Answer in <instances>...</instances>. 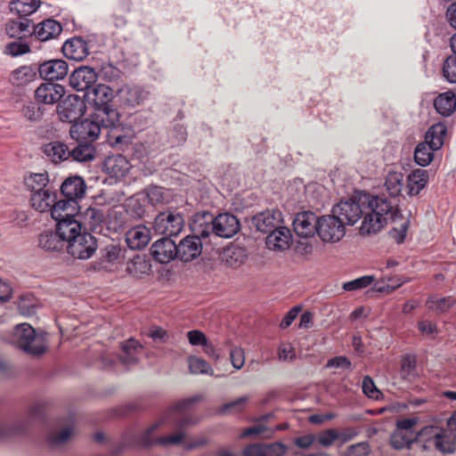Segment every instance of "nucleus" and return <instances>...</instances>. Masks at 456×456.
<instances>
[{
	"label": "nucleus",
	"instance_id": "obj_1",
	"mask_svg": "<svg viewBox=\"0 0 456 456\" xmlns=\"http://www.w3.org/2000/svg\"><path fill=\"white\" fill-rule=\"evenodd\" d=\"M332 213L341 217L345 224H354L363 216L360 232L366 235L377 233L389 219H395L398 216L394 202L388 200L387 196L367 192H359L348 200H341L333 207Z\"/></svg>",
	"mask_w": 456,
	"mask_h": 456
},
{
	"label": "nucleus",
	"instance_id": "obj_2",
	"mask_svg": "<svg viewBox=\"0 0 456 456\" xmlns=\"http://www.w3.org/2000/svg\"><path fill=\"white\" fill-rule=\"evenodd\" d=\"M190 228L191 232L203 238H232L239 232L240 222L234 215L228 212L215 216L210 212L203 211L193 215Z\"/></svg>",
	"mask_w": 456,
	"mask_h": 456
},
{
	"label": "nucleus",
	"instance_id": "obj_3",
	"mask_svg": "<svg viewBox=\"0 0 456 456\" xmlns=\"http://www.w3.org/2000/svg\"><path fill=\"white\" fill-rule=\"evenodd\" d=\"M86 96L94 104V114L98 120L105 121L109 126H121L120 114L112 103L116 96L112 88L104 84H97L86 92Z\"/></svg>",
	"mask_w": 456,
	"mask_h": 456
},
{
	"label": "nucleus",
	"instance_id": "obj_4",
	"mask_svg": "<svg viewBox=\"0 0 456 456\" xmlns=\"http://www.w3.org/2000/svg\"><path fill=\"white\" fill-rule=\"evenodd\" d=\"M120 126H109L105 121H100L96 115L93 114L91 118H86L76 122L70 126V136L77 142L91 143L98 137L102 130H110V138L114 140L115 144L122 143L126 140V136L116 134Z\"/></svg>",
	"mask_w": 456,
	"mask_h": 456
},
{
	"label": "nucleus",
	"instance_id": "obj_5",
	"mask_svg": "<svg viewBox=\"0 0 456 456\" xmlns=\"http://www.w3.org/2000/svg\"><path fill=\"white\" fill-rule=\"evenodd\" d=\"M86 191V184L85 180L78 175H72L66 178L61 185V193L65 198L56 202L54 213L66 208L70 213H77L80 207L78 200H81Z\"/></svg>",
	"mask_w": 456,
	"mask_h": 456
},
{
	"label": "nucleus",
	"instance_id": "obj_6",
	"mask_svg": "<svg viewBox=\"0 0 456 456\" xmlns=\"http://www.w3.org/2000/svg\"><path fill=\"white\" fill-rule=\"evenodd\" d=\"M77 213H70L61 208V211L54 213L52 210V218L56 221V231L61 234L66 243L71 240L73 236L82 234L86 229L82 228V223Z\"/></svg>",
	"mask_w": 456,
	"mask_h": 456
},
{
	"label": "nucleus",
	"instance_id": "obj_7",
	"mask_svg": "<svg viewBox=\"0 0 456 456\" xmlns=\"http://www.w3.org/2000/svg\"><path fill=\"white\" fill-rule=\"evenodd\" d=\"M184 227V219L181 213L176 211H164L159 213L154 220L153 229L156 233L167 237L177 236Z\"/></svg>",
	"mask_w": 456,
	"mask_h": 456
},
{
	"label": "nucleus",
	"instance_id": "obj_8",
	"mask_svg": "<svg viewBox=\"0 0 456 456\" xmlns=\"http://www.w3.org/2000/svg\"><path fill=\"white\" fill-rule=\"evenodd\" d=\"M345 225L341 217L334 213L322 216L319 217L317 234L325 242H336L344 237Z\"/></svg>",
	"mask_w": 456,
	"mask_h": 456
},
{
	"label": "nucleus",
	"instance_id": "obj_9",
	"mask_svg": "<svg viewBox=\"0 0 456 456\" xmlns=\"http://www.w3.org/2000/svg\"><path fill=\"white\" fill-rule=\"evenodd\" d=\"M66 249L74 258L88 259L97 249L96 239L91 233L84 231L82 234L73 236L71 240L66 243Z\"/></svg>",
	"mask_w": 456,
	"mask_h": 456
},
{
	"label": "nucleus",
	"instance_id": "obj_10",
	"mask_svg": "<svg viewBox=\"0 0 456 456\" xmlns=\"http://www.w3.org/2000/svg\"><path fill=\"white\" fill-rule=\"evenodd\" d=\"M84 101L77 95H69L58 103L57 113L62 122L76 123L86 111Z\"/></svg>",
	"mask_w": 456,
	"mask_h": 456
},
{
	"label": "nucleus",
	"instance_id": "obj_11",
	"mask_svg": "<svg viewBox=\"0 0 456 456\" xmlns=\"http://www.w3.org/2000/svg\"><path fill=\"white\" fill-rule=\"evenodd\" d=\"M149 91L139 85H124L116 92L120 106L135 108L142 105L149 97Z\"/></svg>",
	"mask_w": 456,
	"mask_h": 456
},
{
	"label": "nucleus",
	"instance_id": "obj_12",
	"mask_svg": "<svg viewBox=\"0 0 456 456\" xmlns=\"http://www.w3.org/2000/svg\"><path fill=\"white\" fill-rule=\"evenodd\" d=\"M206 239L195 232L183 238L177 245L178 258L183 262H190L197 258L202 251L201 240Z\"/></svg>",
	"mask_w": 456,
	"mask_h": 456
},
{
	"label": "nucleus",
	"instance_id": "obj_13",
	"mask_svg": "<svg viewBox=\"0 0 456 456\" xmlns=\"http://www.w3.org/2000/svg\"><path fill=\"white\" fill-rule=\"evenodd\" d=\"M319 217L311 211H304L296 215L293 227L296 234L302 238H310L318 232Z\"/></svg>",
	"mask_w": 456,
	"mask_h": 456
},
{
	"label": "nucleus",
	"instance_id": "obj_14",
	"mask_svg": "<svg viewBox=\"0 0 456 456\" xmlns=\"http://www.w3.org/2000/svg\"><path fill=\"white\" fill-rule=\"evenodd\" d=\"M252 222L257 231L269 233L283 224V216L278 209H267L254 216Z\"/></svg>",
	"mask_w": 456,
	"mask_h": 456
},
{
	"label": "nucleus",
	"instance_id": "obj_15",
	"mask_svg": "<svg viewBox=\"0 0 456 456\" xmlns=\"http://www.w3.org/2000/svg\"><path fill=\"white\" fill-rule=\"evenodd\" d=\"M292 243V233L283 224L270 232L265 239L268 249L282 252L289 249Z\"/></svg>",
	"mask_w": 456,
	"mask_h": 456
},
{
	"label": "nucleus",
	"instance_id": "obj_16",
	"mask_svg": "<svg viewBox=\"0 0 456 456\" xmlns=\"http://www.w3.org/2000/svg\"><path fill=\"white\" fill-rule=\"evenodd\" d=\"M97 80V74L88 66L76 69L69 77L70 86L77 91H89Z\"/></svg>",
	"mask_w": 456,
	"mask_h": 456
},
{
	"label": "nucleus",
	"instance_id": "obj_17",
	"mask_svg": "<svg viewBox=\"0 0 456 456\" xmlns=\"http://www.w3.org/2000/svg\"><path fill=\"white\" fill-rule=\"evenodd\" d=\"M152 256L159 263H169L175 257L178 258L177 245L168 237H164L155 241L151 248Z\"/></svg>",
	"mask_w": 456,
	"mask_h": 456
},
{
	"label": "nucleus",
	"instance_id": "obj_18",
	"mask_svg": "<svg viewBox=\"0 0 456 456\" xmlns=\"http://www.w3.org/2000/svg\"><path fill=\"white\" fill-rule=\"evenodd\" d=\"M65 94L64 87L60 84L43 83L35 91V99L38 103H57Z\"/></svg>",
	"mask_w": 456,
	"mask_h": 456
},
{
	"label": "nucleus",
	"instance_id": "obj_19",
	"mask_svg": "<svg viewBox=\"0 0 456 456\" xmlns=\"http://www.w3.org/2000/svg\"><path fill=\"white\" fill-rule=\"evenodd\" d=\"M69 71L68 63L64 60L54 59L45 61L38 68L39 76L49 81L63 79Z\"/></svg>",
	"mask_w": 456,
	"mask_h": 456
},
{
	"label": "nucleus",
	"instance_id": "obj_20",
	"mask_svg": "<svg viewBox=\"0 0 456 456\" xmlns=\"http://www.w3.org/2000/svg\"><path fill=\"white\" fill-rule=\"evenodd\" d=\"M57 201V194L52 188L45 189V191L36 192L30 196L32 208L42 213L47 211L52 213Z\"/></svg>",
	"mask_w": 456,
	"mask_h": 456
},
{
	"label": "nucleus",
	"instance_id": "obj_21",
	"mask_svg": "<svg viewBox=\"0 0 456 456\" xmlns=\"http://www.w3.org/2000/svg\"><path fill=\"white\" fill-rule=\"evenodd\" d=\"M61 31V25L53 19L44 20L33 28V34L40 41L54 39Z\"/></svg>",
	"mask_w": 456,
	"mask_h": 456
},
{
	"label": "nucleus",
	"instance_id": "obj_22",
	"mask_svg": "<svg viewBox=\"0 0 456 456\" xmlns=\"http://www.w3.org/2000/svg\"><path fill=\"white\" fill-rule=\"evenodd\" d=\"M62 53L66 58L83 61L89 53L86 42L81 37L67 40L62 45Z\"/></svg>",
	"mask_w": 456,
	"mask_h": 456
},
{
	"label": "nucleus",
	"instance_id": "obj_23",
	"mask_svg": "<svg viewBox=\"0 0 456 456\" xmlns=\"http://www.w3.org/2000/svg\"><path fill=\"white\" fill-rule=\"evenodd\" d=\"M151 240L150 230L144 225H137L126 233V242L130 249H142Z\"/></svg>",
	"mask_w": 456,
	"mask_h": 456
},
{
	"label": "nucleus",
	"instance_id": "obj_24",
	"mask_svg": "<svg viewBox=\"0 0 456 456\" xmlns=\"http://www.w3.org/2000/svg\"><path fill=\"white\" fill-rule=\"evenodd\" d=\"M151 270L150 258L144 254H134L129 256L126 265V271L135 278H142L149 274Z\"/></svg>",
	"mask_w": 456,
	"mask_h": 456
},
{
	"label": "nucleus",
	"instance_id": "obj_25",
	"mask_svg": "<svg viewBox=\"0 0 456 456\" xmlns=\"http://www.w3.org/2000/svg\"><path fill=\"white\" fill-rule=\"evenodd\" d=\"M403 175L401 172H389L387 175L385 187L387 192L389 193L391 199H387L394 202L395 208L398 211V216L395 219H389L392 222H397L398 220H402V214L397 208V204L395 202V197L400 195L403 189Z\"/></svg>",
	"mask_w": 456,
	"mask_h": 456
},
{
	"label": "nucleus",
	"instance_id": "obj_26",
	"mask_svg": "<svg viewBox=\"0 0 456 456\" xmlns=\"http://www.w3.org/2000/svg\"><path fill=\"white\" fill-rule=\"evenodd\" d=\"M103 168L111 176L123 177L130 169V164L126 157L118 154L108 157L104 161Z\"/></svg>",
	"mask_w": 456,
	"mask_h": 456
},
{
	"label": "nucleus",
	"instance_id": "obj_27",
	"mask_svg": "<svg viewBox=\"0 0 456 456\" xmlns=\"http://www.w3.org/2000/svg\"><path fill=\"white\" fill-rule=\"evenodd\" d=\"M77 216L87 225L92 231L97 232L101 229L102 224L104 222V213L98 207H89L86 210L81 211V208L78 210Z\"/></svg>",
	"mask_w": 456,
	"mask_h": 456
},
{
	"label": "nucleus",
	"instance_id": "obj_28",
	"mask_svg": "<svg viewBox=\"0 0 456 456\" xmlns=\"http://www.w3.org/2000/svg\"><path fill=\"white\" fill-rule=\"evenodd\" d=\"M38 245L41 248L49 252H59L66 248V242L56 231H47L39 235Z\"/></svg>",
	"mask_w": 456,
	"mask_h": 456
},
{
	"label": "nucleus",
	"instance_id": "obj_29",
	"mask_svg": "<svg viewBox=\"0 0 456 456\" xmlns=\"http://www.w3.org/2000/svg\"><path fill=\"white\" fill-rule=\"evenodd\" d=\"M44 152L53 163L61 162L70 159L69 149L61 142H52L44 146Z\"/></svg>",
	"mask_w": 456,
	"mask_h": 456
},
{
	"label": "nucleus",
	"instance_id": "obj_30",
	"mask_svg": "<svg viewBox=\"0 0 456 456\" xmlns=\"http://www.w3.org/2000/svg\"><path fill=\"white\" fill-rule=\"evenodd\" d=\"M446 126L442 123L433 125L426 133L425 142L433 148V151L439 150L444 142L446 134Z\"/></svg>",
	"mask_w": 456,
	"mask_h": 456
},
{
	"label": "nucleus",
	"instance_id": "obj_31",
	"mask_svg": "<svg viewBox=\"0 0 456 456\" xmlns=\"http://www.w3.org/2000/svg\"><path fill=\"white\" fill-rule=\"evenodd\" d=\"M434 106L441 115L450 116L456 109V96L451 91L441 94L436 98Z\"/></svg>",
	"mask_w": 456,
	"mask_h": 456
},
{
	"label": "nucleus",
	"instance_id": "obj_32",
	"mask_svg": "<svg viewBox=\"0 0 456 456\" xmlns=\"http://www.w3.org/2000/svg\"><path fill=\"white\" fill-rule=\"evenodd\" d=\"M428 179V171L424 169H416L408 175V192L410 195H418L427 185Z\"/></svg>",
	"mask_w": 456,
	"mask_h": 456
},
{
	"label": "nucleus",
	"instance_id": "obj_33",
	"mask_svg": "<svg viewBox=\"0 0 456 456\" xmlns=\"http://www.w3.org/2000/svg\"><path fill=\"white\" fill-rule=\"evenodd\" d=\"M70 159L77 162H86L94 159L95 149L92 143L80 142L72 150H69Z\"/></svg>",
	"mask_w": 456,
	"mask_h": 456
},
{
	"label": "nucleus",
	"instance_id": "obj_34",
	"mask_svg": "<svg viewBox=\"0 0 456 456\" xmlns=\"http://www.w3.org/2000/svg\"><path fill=\"white\" fill-rule=\"evenodd\" d=\"M49 178L46 173L31 174L25 178V185L31 191V194L51 188Z\"/></svg>",
	"mask_w": 456,
	"mask_h": 456
},
{
	"label": "nucleus",
	"instance_id": "obj_35",
	"mask_svg": "<svg viewBox=\"0 0 456 456\" xmlns=\"http://www.w3.org/2000/svg\"><path fill=\"white\" fill-rule=\"evenodd\" d=\"M39 4V0H12L10 2V10L20 16H28L38 9Z\"/></svg>",
	"mask_w": 456,
	"mask_h": 456
},
{
	"label": "nucleus",
	"instance_id": "obj_36",
	"mask_svg": "<svg viewBox=\"0 0 456 456\" xmlns=\"http://www.w3.org/2000/svg\"><path fill=\"white\" fill-rule=\"evenodd\" d=\"M36 77V69L31 66H21L14 69L10 80L12 84L20 86H24L32 81Z\"/></svg>",
	"mask_w": 456,
	"mask_h": 456
},
{
	"label": "nucleus",
	"instance_id": "obj_37",
	"mask_svg": "<svg viewBox=\"0 0 456 456\" xmlns=\"http://www.w3.org/2000/svg\"><path fill=\"white\" fill-rule=\"evenodd\" d=\"M247 256L246 249L237 245H232L224 251V258L232 266L242 264Z\"/></svg>",
	"mask_w": 456,
	"mask_h": 456
},
{
	"label": "nucleus",
	"instance_id": "obj_38",
	"mask_svg": "<svg viewBox=\"0 0 456 456\" xmlns=\"http://www.w3.org/2000/svg\"><path fill=\"white\" fill-rule=\"evenodd\" d=\"M42 307V303L31 294L22 295L18 303L20 314H34L40 311Z\"/></svg>",
	"mask_w": 456,
	"mask_h": 456
},
{
	"label": "nucleus",
	"instance_id": "obj_39",
	"mask_svg": "<svg viewBox=\"0 0 456 456\" xmlns=\"http://www.w3.org/2000/svg\"><path fill=\"white\" fill-rule=\"evenodd\" d=\"M433 148L426 142H420L417 145L414 151V159L418 165L421 167L428 166L433 159Z\"/></svg>",
	"mask_w": 456,
	"mask_h": 456
},
{
	"label": "nucleus",
	"instance_id": "obj_40",
	"mask_svg": "<svg viewBox=\"0 0 456 456\" xmlns=\"http://www.w3.org/2000/svg\"><path fill=\"white\" fill-rule=\"evenodd\" d=\"M374 281L375 277L373 275H365L343 283L342 288L345 291L361 290L371 285Z\"/></svg>",
	"mask_w": 456,
	"mask_h": 456
},
{
	"label": "nucleus",
	"instance_id": "obj_41",
	"mask_svg": "<svg viewBox=\"0 0 456 456\" xmlns=\"http://www.w3.org/2000/svg\"><path fill=\"white\" fill-rule=\"evenodd\" d=\"M29 20H12L7 24V32L12 37H21L25 36L27 33H29Z\"/></svg>",
	"mask_w": 456,
	"mask_h": 456
},
{
	"label": "nucleus",
	"instance_id": "obj_42",
	"mask_svg": "<svg viewBox=\"0 0 456 456\" xmlns=\"http://www.w3.org/2000/svg\"><path fill=\"white\" fill-rule=\"evenodd\" d=\"M146 202L142 194L131 198L127 203L128 211L136 217H142L146 213Z\"/></svg>",
	"mask_w": 456,
	"mask_h": 456
},
{
	"label": "nucleus",
	"instance_id": "obj_43",
	"mask_svg": "<svg viewBox=\"0 0 456 456\" xmlns=\"http://www.w3.org/2000/svg\"><path fill=\"white\" fill-rule=\"evenodd\" d=\"M23 117L31 122H37L42 118L43 111L35 102H28L21 110Z\"/></svg>",
	"mask_w": 456,
	"mask_h": 456
},
{
	"label": "nucleus",
	"instance_id": "obj_44",
	"mask_svg": "<svg viewBox=\"0 0 456 456\" xmlns=\"http://www.w3.org/2000/svg\"><path fill=\"white\" fill-rule=\"evenodd\" d=\"M142 195L146 197L147 202L152 206L162 203L165 200L164 189L159 186L148 187Z\"/></svg>",
	"mask_w": 456,
	"mask_h": 456
},
{
	"label": "nucleus",
	"instance_id": "obj_45",
	"mask_svg": "<svg viewBox=\"0 0 456 456\" xmlns=\"http://www.w3.org/2000/svg\"><path fill=\"white\" fill-rule=\"evenodd\" d=\"M405 282L402 278H397L396 281H394L393 279L389 280V282L386 283L384 281H376L373 284V290L381 293H390L395 289L399 288L402 284Z\"/></svg>",
	"mask_w": 456,
	"mask_h": 456
},
{
	"label": "nucleus",
	"instance_id": "obj_46",
	"mask_svg": "<svg viewBox=\"0 0 456 456\" xmlns=\"http://www.w3.org/2000/svg\"><path fill=\"white\" fill-rule=\"evenodd\" d=\"M444 77L450 83H456V56L451 55L446 58L443 67Z\"/></svg>",
	"mask_w": 456,
	"mask_h": 456
},
{
	"label": "nucleus",
	"instance_id": "obj_47",
	"mask_svg": "<svg viewBox=\"0 0 456 456\" xmlns=\"http://www.w3.org/2000/svg\"><path fill=\"white\" fill-rule=\"evenodd\" d=\"M171 146H178L183 143L187 138V131L183 126L177 125L169 132Z\"/></svg>",
	"mask_w": 456,
	"mask_h": 456
},
{
	"label": "nucleus",
	"instance_id": "obj_48",
	"mask_svg": "<svg viewBox=\"0 0 456 456\" xmlns=\"http://www.w3.org/2000/svg\"><path fill=\"white\" fill-rule=\"evenodd\" d=\"M121 76V71L112 64L102 65L100 77L109 82L117 81Z\"/></svg>",
	"mask_w": 456,
	"mask_h": 456
},
{
	"label": "nucleus",
	"instance_id": "obj_49",
	"mask_svg": "<svg viewBox=\"0 0 456 456\" xmlns=\"http://www.w3.org/2000/svg\"><path fill=\"white\" fill-rule=\"evenodd\" d=\"M454 304V300L452 297H443L437 299H432L429 302L430 308L441 312H445Z\"/></svg>",
	"mask_w": 456,
	"mask_h": 456
},
{
	"label": "nucleus",
	"instance_id": "obj_50",
	"mask_svg": "<svg viewBox=\"0 0 456 456\" xmlns=\"http://www.w3.org/2000/svg\"><path fill=\"white\" fill-rule=\"evenodd\" d=\"M408 230V221H402L398 227H394L393 230L390 232L393 238L395 239V240L398 243H401L403 241L404 238L406 237V232Z\"/></svg>",
	"mask_w": 456,
	"mask_h": 456
},
{
	"label": "nucleus",
	"instance_id": "obj_51",
	"mask_svg": "<svg viewBox=\"0 0 456 456\" xmlns=\"http://www.w3.org/2000/svg\"><path fill=\"white\" fill-rule=\"evenodd\" d=\"M7 52L12 56H19L29 52V47L21 43L13 42L7 45Z\"/></svg>",
	"mask_w": 456,
	"mask_h": 456
},
{
	"label": "nucleus",
	"instance_id": "obj_52",
	"mask_svg": "<svg viewBox=\"0 0 456 456\" xmlns=\"http://www.w3.org/2000/svg\"><path fill=\"white\" fill-rule=\"evenodd\" d=\"M12 294V289L9 283L0 279V303L7 302Z\"/></svg>",
	"mask_w": 456,
	"mask_h": 456
},
{
	"label": "nucleus",
	"instance_id": "obj_53",
	"mask_svg": "<svg viewBox=\"0 0 456 456\" xmlns=\"http://www.w3.org/2000/svg\"><path fill=\"white\" fill-rule=\"evenodd\" d=\"M122 253V249L114 245L106 248L105 257L108 262H114L118 260Z\"/></svg>",
	"mask_w": 456,
	"mask_h": 456
},
{
	"label": "nucleus",
	"instance_id": "obj_54",
	"mask_svg": "<svg viewBox=\"0 0 456 456\" xmlns=\"http://www.w3.org/2000/svg\"><path fill=\"white\" fill-rule=\"evenodd\" d=\"M446 17L450 25L456 28V2L448 7Z\"/></svg>",
	"mask_w": 456,
	"mask_h": 456
},
{
	"label": "nucleus",
	"instance_id": "obj_55",
	"mask_svg": "<svg viewBox=\"0 0 456 456\" xmlns=\"http://www.w3.org/2000/svg\"><path fill=\"white\" fill-rule=\"evenodd\" d=\"M113 22L115 26L119 27L126 24V20L123 16H113Z\"/></svg>",
	"mask_w": 456,
	"mask_h": 456
},
{
	"label": "nucleus",
	"instance_id": "obj_56",
	"mask_svg": "<svg viewBox=\"0 0 456 456\" xmlns=\"http://www.w3.org/2000/svg\"><path fill=\"white\" fill-rule=\"evenodd\" d=\"M303 311V307L301 305H297L291 307L287 314H300Z\"/></svg>",
	"mask_w": 456,
	"mask_h": 456
},
{
	"label": "nucleus",
	"instance_id": "obj_57",
	"mask_svg": "<svg viewBox=\"0 0 456 456\" xmlns=\"http://www.w3.org/2000/svg\"><path fill=\"white\" fill-rule=\"evenodd\" d=\"M451 48L454 54L453 56H456V34L453 35L451 38Z\"/></svg>",
	"mask_w": 456,
	"mask_h": 456
},
{
	"label": "nucleus",
	"instance_id": "obj_58",
	"mask_svg": "<svg viewBox=\"0 0 456 456\" xmlns=\"http://www.w3.org/2000/svg\"><path fill=\"white\" fill-rule=\"evenodd\" d=\"M397 265V263L394 260H388L387 263V267H394Z\"/></svg>",
	"mask_w": 456,
	"mask_h": 456
},
{
	"label": "nucleus",
	"instance_id": "obj_59",
	"mask_svg": "<svg viewBox=\"0 0 456 456\" xmlns=\"http://www.w3.org/2000/svg\"><path fill=\"white\" fill-rule=\"evenodd\" d=\"M351 314H361V310L360 309H355Z\"/></svg>",
	"mask_w": 456,
	"mask_h": 456
},
{
	"label": "nucleus",
	"instance_id": "obj_60",
	"mask_svg": "<svg viewBox=\"0 0 456 456\" xmlns=\"http://www.w3.org/2000/svg\"><path fill=\"white\" fill-rule=\"evenodd\" d=\"M303 314H311V313L308 310H305V311H304Z\"/></svg>",
	"mask_w": 456,
	"mask_h": 456
}]
</instances>
